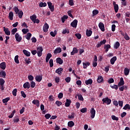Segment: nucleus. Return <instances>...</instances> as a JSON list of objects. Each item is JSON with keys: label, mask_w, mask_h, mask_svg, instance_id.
Instances as JSON below:
<instances>
[{"label": "nucleus", "mask_w": 130, "mask_h": 130, "mask_svg": "<svg viewBox=\"0 0 130 130\" xmlns=\"http://www.w3.org/2000/svg\"><path fill=\"white\" fill-rule=\"evenodd\" d=\"M102 101L103 102V104H104L105 103V104L109 105V104L111 103V100L108 97L103 99Z\"/></svg>", "instance_id": "1"}, {"label": "nucleus", "mask_w": 130, "mask_h": 130, "mask_svg": "<svg viewBox=\"0 0 130 130\" xmlns=\"http://www.w3.org/2000/svg\"><path fill=\"white\" fill-rule=\"evenodd\" d=\"M90 117L91 118H94L95 117V115L96 114V110L94 109V108H92L90 110Z\"/></svg>", "instance_id": "2"}, {"label": "nucleus", "mask_w": 130, "mask_h": 130, "mask_svg": "<svg viewBox=\"0 0 130 130\" xmlns=\"http://www.w3.org/2000/svg\"><path fill=\"white\" fill-rule=\"evenodd\" d=\"M47 5L51 12H53L54 11V6L52 5V3L51 2H47Z\"/></svg>", "instance_id": "3"}, {"label": "nucleus", "mask_w": 130, "mask_h": 130, "mask_svg": "<svg viewBox=\"0 0 130 130\" xmlns=\"http://www.w3.org/2000/svg\"><path fill=\"white\" fill-rule=\"evenodd\" d=\"M71 25L73 28H77V26L78 25V20L75 19L72 22H71Z\"/></svg>", "instance_id": "4"}, {"label": "nucleus", "mask_w": 130, "mask_h": 130, "mask_svg": "<svg viewBox=\"0 0 130 130\" xmlns=\"http://www.w3.org/2000/svg\"><path fill=\"white\" fill-rule=\"evenodd\" d=\"M113 5L114 6L115 12L117 13V12H118V10L119 9V8L118 7V5L116 4V3L114 1L113 2Z\"/></svg>", "instance_id": "5"}, {"label": "nucleus", "mask_w": 130, "mask_h": 130, "mask_svg": "<svg viewBox=\"0 0 130 130\" xmlns=\"http://www.w3.org/2000/svg\"><path fill=\"white\" fill-rule=\"evenodd\" d=\"M3 29L6 35H7V36H10V35H11V31L8 28H6V27H4Z\"/></svg>", "instance_id": "6"}, {"label": "nucleus", "mask_w": 130, "mask_h": 130, "mask_svg": "<svg viewBox=\"0 0 130 130\" xmlns=\"http://www.w3.org/2000/svg\"><path fill=\"white\" fill-rule=\"evenodd\" d=\"M99 27L100 29H101L102 32H104L105 31V28L104 27V24L103 22H100L99 24Z\"/></svg>", "instance_id": "7"}, {"label": "nucleus", "mask_w": 130, "mask_h": 130, "mask_svg": "<svg viewBox=\"0 0 130 130\" xmlns=\"http://www.w3.org/2000/svg\"><path fill=\"white\" fill-rule=\"evenodd\" d=\"M15 39L18 42H21L22 41V37L20 36L19 34L16 33L15 34Z\"/></svg>", "instance_id": "8"}, {"label": "nucleus", "mask_w": 130, "mask_h": 130, "mask_svg": "<svg viewBox=\"0 0 130 130\" xmlns=\"http://www.w3.org/2000/svg\"><path fill=\"white\" fill-rule=\"evenodd\" d=\"M48 29H49V25H48V24L46 23L43 27V30L44 32H47L48 31Z\"/></svg>", "instance_id": "9"}, {"label": "nucleus", "mask_w": 130, "mask_h": 130, "mask_svg": "<svg viewBox=\"0 0 130 130\" xmlns=\"http://www.w3.org/2000/svg\"><path fill=\"white\" fill-rule=\"evenodd\" d=\"M32 104L36 105L37 107L40 106V102L38 100H34L32 101Z\"/></svg>", "instance_id": "10"}, {"label": "nucleus", "mask_w": 130, "mask_h": 130, "mask_svg": "<svg viewBox=\"0 0 130 130\" xmlns=\"http://www.w3.org/2000/svg\"><path fill=\"white\" fill-rule=\"evenodd\" d=\"M37 18V16H36V15H32V16H30V20H32V21L33 22V23L34 24H35L36 23V19Z\"/></svg>", "instance_id": "11"}, {"label": "nucleus", "mask_w": 130, "mask_h": 130, "mask_svg": "<svg viewBox=\"0 0 130 130\" xmlns=\"http://www.w3.org/2000/svg\"><path fill=\"white\" fill-rule=\"evenodd\" d=\"M124 85V81L123 80V78L121 77L120 80V82L118 84V87H121Z\"/></svg>", "instance_id": "12"}, {"label": "nucleus", "mask_w": 130, "mask_h": 130, "mask_svg": "<svg viewBox=\"0 0 130 130\" xmlns=\"http://www.w3.org/2000/svg\"><path fill=\"white\" fill-rule=\"evenodd\" d=\"M7 76V73H6V71L2 70L0 72V77L1 78H6Z\"/></svg>", "instance_id": "13"}, {"label": "nucleus", "mask_w": 130, "mask_h": 130, "mask_svg": "<svg viewBox=\"0 0 130 130\" xmlns=\"http://www.w3.org/2000/svg\"><path fill=\"white\" fill-rule=\"evenodd\" d=\"M56 60V63H58V64H62L63 63V60H62L60 57L57 58Z\"/></svg>", "instance_id": "14"}, {"label": "nucleus", "mask_w": 130, "mask_h": 130, "mask_svg": "<svg viewBox=\"0 0 130 130\" xmlns=\"http://www.w3.org/2000/svg\"><path fill=\"white\" fill-rule=\"evenodd\" d=\"M53 52L54 54H57V53H60V52H61V48L58 47L56 48Z\"/></svg>", "instance_id": "15"}, {"label": "nucleus", "mask_w": 130, "mask_h": 130, "mask_svg": "<svg viewBox=\"0 0 130 130\" xmlns=\"http://www.w3.org/2000/svg\"><path fill=\"white\" fill-rule=\"evenodd\" d=\"M24 89H30V83L26 82L23 84Z\"/></svg>", "instance_id": "16"}, {"label": "nucleus", "mask_w": 130, "mask_h": 130, "mask_svg": "<svg viewBox=\"0 0 130 130\" xmlns=\"http://www.w3.org/2000/svg\"><path fill=\"white\" fill-rule=\"evenodd\" d=\"M71 103H72V101L67 99L66 100V102L65 103L66 107H70Z\"/></svg>", "instance_id": "17"}, {"label": "nucleus", "mask_w": 130, "mask_h": 130, "mask_svg": "<svg viewBox=\"0 0 130 130\" xmlns=\"http://www.w3.org/2000/svg\"><path fill=\"white\" fill-rule=\"evenodd\" d=\"M8 18L11 21L14 20V13H13V12L11 11L9 13Z\"/></svg>", "instance_id": "18"}, {"label": "nucleus", "mask_w": 130, "mask_h": 130, "mask_svg": "<svg viewBox=\"0 0 130 130\" xmlns=\"http://www.w3.org/2000/svg\"><path fill=\"white\" fill-rule=\"evenodd\" d=\"M79 51L78 50V49L76 47L73 48V51L71 52V55H75V53H78Z\"/></svg>", "instance_id": "19"}, {"label": "nucleus", "mask_w": 130, "mask_h": 130, "mask_svg": "<svg viewBox=\"0 0 130 130\" xmlns=\"http://www.w3.org/2000/svg\"><path fill=\"white\" fill-rule=\"evenodd\" d=\"M105 43H106V40H103L102 41L100 42L98 44V45H96V47L98 48L101 47L102 44H105Z\"/></svg>", "instance_id": "20"}, {"label": "nucleus", "mask_w": 130, "mask_h": 130, "mask_svg": "<svg viewBox=\"0 0 130 130\" xmlns=\"http://www.w3.org/2000/svg\"><path fill=\"white\" fill-rule=\"evenodd\" d=\"M0 68L2 70H6V68H7V65L6 64V62H3L0 63Z\"/></svg>", "instance_id": "21"}, {"label": "nucleus", "mask_w": 130, "mask_h": 130, "mask_svg": "<svg viewBox=\"0 0 130 130\" xmlns=\"http://www.w3.org/2000/svg\"><path fill=\"white\" fill-rule=\"evenodd\" d=\"M116 59H117V58L116 57V56L113 57L110 59L111 64H114L115 61H116Z\"/></svg>", "instance_id": "22"}, {"label": "nucleus", "mask_w": 130, "mask_h": 130, "mask_svg": "<svg viewBox=\"0 0 130 130\" xmlns=\"http://www.w3.org/2000/svg\"><path fill=\"white\" fill-rule=\"evenodd\" d=\"M109 48H111V46H110V45H105L104 49H105V52H108V50H109Z\"/></svg>", "instance_id": "23"}, {"label": "nucleus", "mask_w": 130, "mask_h": 130, "mask_svg": "<svg viewBox=\"0 0 130 130\" xmlns=\"http://www.w3.org/2000/svg\"><path fill=\"white\" fill-rule=\"evenodd\" d=\"M92 33H93L92 30L87 29L86 32V36H87V37H90V36H91V35H92Z\"/></svg>", "instance_id": "24"}, {"label": "nucleus", "mask_w": 130, "mask_h": 130, "mask_svg": "<svg viewBox=\"0 0 130 130\" xmlns=\"http://www.w3.org/2000/svg\"><path fill=\"white\" fill-rule=\"evenodd\" d=\"M52 56V55L50 53H48L46 57V62H48L49 61V59H50V58Z\"/></svg>", "instance_id": "25"}, {"label": "nucleus", "mask_w": 130, "mask_h": 130, "mask_svg": "<svg viewBox=\"0 0 130 130\" xmlns=\"http://www.w3.org/2000/svg\"><path fill=\"white\" fill-rule=\"evenodd\" d=\"M103 77H102V76H99L98 78L97 79V82L98 83H102V82H103Z\"/></svg>", "instance_id": "26"}, {"label": "nucleus", "mask_w": 130, "mask_h": 130, "mask_svg": "<svg viewBox=\"0 0 130 130\" xmlns=\"http://www.w3.org/2000/svg\"><path fill=\"white\" fill-rule=\"evenodd\" d=\"M62 71H63V69H62V68H59L55 71V73L59 74H61V73H62Z\"/></svg>", "instance_id": "27"}, {"label": "nucleus", "mask_w": 130, "mask_h": 130, "mask_svg": "<svg viewBox=\"0 0 130 130\" xmlns=\"http://www.w3.org/2000/svg\"><path fill=\"white\" fill-rule=\"evenodd\" d=\"M25 37L27 40H30V39H31V37H32V34L28 32L26 36H25Z\"/></svg>", "instance_id": "28"}, {"label": "nucleus", "mask_w": 130, "mask_h": 130, "mask_svg": "<svg viewBox=\"0 0 130 130\" xmlns=\"http://www.w3.org/2000/svg\"><path fill=\"white\" fill-rule=\"evenodd\" d=\"M124 74L125 76H128V74H129V69L125 68L124 70Z\"/></svg>", "instance_id": "29"}, {"label": "nucleus", "mask_w": 130, "mask_h": 130, "mask_svg": "<svg viewBox=\"0 0 130 130\" xmlns=\"http://www.w3.org/2000/svg\"><path fill=\"white\" fill-rule=\"evenodd\" d=\"M68 125L69 127H73L75 125V123L73 121H70L68 123Z\"/></svg>", "instance_id": "30"}, {"label": "nucleus", "mask_w": 130, "mask_h": 130, "mask_svg": "<svg viewBox=\"0 0 130 130\" xmlns=\"http://www.w3.org/2000/svg\"><path fill=\"white\" fill-rule=\"evenodd\" d=\"M75 115H76V113H75L74 112H72L71 113V115L68 116V118H69V119H73L75 118Z\"/></svg>", "instance_id": "31"}, {"label": "nucleus", "mask_w": 130, "mask_h": 130, "mask_svg": "<svg viewBox=\"0 0 130 130\" xmlns=\"http://www.w3.org/2000/svg\"><path fill=\"white\" fill-rule=\"evenodd\" d=\"M119 46H120V43H119L118 42H116L114 45V48L115 49H117Z\"/></svg>", "instance_id": "32"}, {"label": "nucleus", "mask_w": 130, "mask_h": 130, "mask_svg": "<svg viewBox=\"0 0 130 130\" xmlns=\"http://www.w3.org/2000/svg\"><path fill=\"white\" fill-rule=\"evenodd\" d=\"M18 15V17L20 19H22L23 18V15H24V13H23V11L20 10L17 14Z\"/></svg>", "instance_id": "33"}, {"label": "nucleus", "mask_w": 130, "mask_h": 130, "mask_svg": "<svg viewBox=\"0 0 130 130\" xmlns=\"http://www.w3.org/2000/svg\"><path fill=\"white\" fill-rule=\"evenodd\" d=\"M35 79H36V81H37V82H40L41 81H42V76H37L35 77Z\"/></svg>", "instance_id": "34"}, {"label": "nucleus", "mask_w": 130, "mask_h": 130, "mask_svg": "<svg viewBox=\"0 0 130 130\" xmlns=\"http://www.w3.org/2000/svg\"><path fill=\"white\" fill-rule=\"evenodd\" d=\"M85 83L86 85H92V83H93V80H92V79H88L87 80H86Z\"/></svg>", "instance_id": "35"}, {"label": "nucleus", "mask_w": 130, "mask_h": 130, "mask_svg": "<svg viewBox=\"0 0 130 130\" xmlns=\"http://www.w3.org/2000/svg\"><path fill=\"white\" fill-rule=\"evenodd\" d=\"M14 61L16 63H20V61H19V55H17L15 56Z\"/></svg>", "instance_id": "36"}, {"label": "nucleus", "mask_w": 130, "mask_h": 130, "mask_svg": "<svg viewBox=\"0 0 130 130\" xmlns=\"http://www.w3.org/2000/svg\"><path fill=\"white\" fill-rule=\"evenodd\" d=\"M23 52L24 54L26 55V56H30V54H31L30 52H29L26 50H23Z\"/></svg>", "instance_id": "37"}, {"label": "nucleus", "mask_w": 130, "mask_h": 130, "mask_svg": "<svg viewBox=\"0 0 130 130\" xmlns=\"http://www.w3.org/2000/svg\"><path fill=\"white\" fill-rule=\"evenodd\" d=\"M123 109H124V110H130V106L129 104H126L124 107L123 108Z\"/></svg>", "instance_id": "38"}, {"label": "nucleus", "mask_w": 130, "mask_h": 130, "mask_svg": "<svg viewBox=\"0 0 130 130\" xmlns=\"http://www.w3.org/2000/svg\"><path fill=\"white\" fill-rule=\"evenodd\" d=\"M111 88L112 89H115V90H118V85L116 84H113V85L112 84L110 85Z\"/></svg>", "instance_id": "39"}, {"label": "nucleus", "mask_w": 130, "mask_h": 130, "mask_svg": "<svg viewBox=\"0 0 130 130\" xmlns=\"http://www.w3.org/2000/svg\"><path fill=\"white\" fill-rule=\"evenodd\" d=\"M83 69H87V66H90L91 63L87 61L85 63H83Z\"/></svg>", "instance_id": "40"}, {"label": "nucleus", "mask_w": 130, "mask_h": 130, "mask_svg": "<svg viewBox=\"0 0 130 130\" xmlns=\"http://www.w3.org/2000/svg\"><path fill=\"white\" fill-rule=\"evenodd\" d=\"M47 6V4L46 3H43V2H41L39 4V7L41 8H43L45 7H46Z\"/></svg>", "instance_id": "41"}, {"label": "nucleus", "mask_w": 130, "mask_h": 130, "mask_svg": "<svg viewBox=\"0 0 130 130\" xmlns=\"http://www.w3.org/2000/svg\"><path fill=\"white\" fill-rule=\"evenodd\" d=\"M57 33V31L56 30H54V32L51 31L50 34L51 36H52V37H55V35H56Z\"/></svg>", "instance_id": "42"}, {"label": "nucleus", "mask_w": 130, "mask_h": 130, "mask_svg": "<svg viewBox=\"0 0 130 130\" xmlns=\"http://www.w3.org/2000/svg\"><path fill=\"white\" fill-rule=\"evenodd\" d=\"M13 10L14 11H15V14L16 15H18V13H19L20 12V10L19 9V8L17 7H15L14 8H13Z\"/></svg>", "instance_id": "43"}, {"label": "nucleus", "mask_w": 130, "mask_h": 130, "mask_svg": "<svg viewBox=\"0 0 130 130\" xmlns=\"http://www.w3.org/2000/svg\"><path fill=\"white\" fill-rule=\"evenodd\" d=\"M69 34L70 33V30L69 29L66 28L65 29H63L62 31V34Z\"/></svg>", "instance_id": "44"}, {"label": "nucleus", "mask_w": 130, "mask_h": 130, "mask_svg": "<svg viewBox=\"0 0 130 130\" xmlns=\"http://www.w3.org/2000/svg\"><path fill=\"white\" fill-rule=\"evenodd\" d=\"M77 96L79 100H80V101H84V98H83V95H82V94H78Z\"/></svg>", "instance_id": "45"}, {"label": "nucleus", "mask_w": 130, "mask_h": 130, "mask_svg": "<svg viewBox=\"0 0 130 130\" xmlns=\"http://www.w3.org/2000/svg\"><path fill=\"white\" fill-rule=\"evenodd\" d=\"M17 31H18V29L17 28L12 29V30L11 31V34L12 35H15V34H16V32H17Z\"/></svg>", "instance_id": "46"}, {"label": "nucleus", "mask_w": 130, "mask_h": 130, "mask_svg": "<svg viewBox=\"0 0 130 130\" xmlns=\"http://www.w3.org/2000/svg\"><path fill=\"white\" fill-rule=\"evenodd\" d=\"M10 98H6V99H4L2 100V102H3V103H8V102L10 100Z\"/></svg>", "instance_id": "47"}, {"label": "nucleus", "mask_w": 130, "mask_h": 130, "mask_svg": "<svg viewBox=\"0 0 130 130\" xmlns=\"http://www.w3.org/2000/svg\"><path fill=\"white\" fill-rule=\"evenodd\" d=\"M22 32L24 34H27V33H28V32H29V29L28 28H23L22 29Z\"/></svg>", "instance_id": "48"}, {"label": "nucleus", "mask_w": 130, "mask_h": 130, "mask_svg": "<svg viewBox=\"0 0 130 130\" xmlns=\"http://www.w3.org/2000/svg\"><path fill=\"white\" fill-rule=\"evenodd\" d=\"M6 83V81L3 78H0V85L1 86H4V84Z\"/></svg>", "instance_id": "49"}, {"label": "nucleus", "mask_w": 130, "mask_h": 130, "mask_svg": "<svg viewBox=\"0 0 130 130\" xmlns=\"http://www.w3.org/2000/svg\"><path fill=\"white\" fill-rule=\"evenodd\" d=\"M17 92H18V90L16 88L13 89V90L12 91V94L13 95V96H17Z\"/></svg>", "instance_id": "50"}, {"label": "nucleus", "mask_w": 130, "mask_h": 130, "mask_svg": "<svg viewBox=\"0 0 130 130\" xmlns=\"http://www.w3.org/2000/svg\"><path fill=\"white\" fill-rule=\"evenodd\" d=\"M15 113H16V111L14 110L11 115L8 116L9 118H13L14 115H15Z\"/></svg>", "instance_id": "51"}, {"label": "nucleus", "mask_w": 130, "mask_h": 130, "mask_svg": "<svg viewBox=\"0 0 130 130\" xmlns=\"http://www.w3.org/2000/svg\"><path fill=\"white\" fill-rule=\"evenodd\" d=\"M75 36L77 37V39H81L82 38V35L79 33L76 34Z\"/></svg>", "instance_id": "52"}, {"label": "nucleus", "mask_w": 130, "mask_h": 130, "mask_svg": "<svg viewBox=\"0 0 130 130\" xmlns=\"http://www.w3.org/2000/svg\"><path fill=\"white\" fill-rule=\"evenodd\" d=\"M98 14H99V11L98 10H94L92 11L93 16H96V15H98Z\"/></svg>", "instance_id": "53"}, {"label": "nucleus", "mask_w": 130, "mask_h": 130, "mask_svg": "<svg viewBox=\"0 0 130 130\" xmlns=\"http://www.w3.org/2000/svg\"><path fill=\"white\" fill-rule=\"evenodd\" d=\"M27 79H28L29 81H31V82H32V81L34 80V77H33V76L32 75H28L27 77Z\"/></svg>", "instance_id": "54"}, {"label": "nucleus", "mask_w": 130, "mask_h": 130, "mask_svg": "<svg viewBox=\"0 0 130 130\" xmlns=\"http://www.w3.org/2000/svg\"><path fill=\"white\" fill-rule=\"evenodd\" d=\"M49 62L50 64V68H52V67H53V59H50Z\"/></svg>", "instance_id": "55"}, {"label": "nucleus", "mask_w": 130, "mask_h": 130, "mask_svg": "<svg viewBox=\"0 0 130 130\" xmlns=\"http://www.w3.org/2000/svg\"><path fill=\"white\" fill-rule=\"evenodd\" d=\"M112 117V119H113V120H116L117 121H118V120H119V118L117 117H116L115 115H112L111 116Z\"/></svg>", "instance_id": "56"}, {"label": "nucleus", "mask_w": 130, "mask_h": 130, "mask_svg": "<svg viewBox=\"0 0 130 130\" xmlns=\"http://www.w3.org/2000/svg\"><path fill=\"white\" fill-rule=\"evenodd\" d=\"M36 86V83H35V82H34V81L30 82L31 88H35Z\"/></svg>", "instance_id": "57"}, {"label": "nucleus", "mask_w": 130, "mask_h": 130, "mask_svg": "<svg viewBox=\"0 0 130 130\" xmlns=\"http://www.w3.org/2000/svg\"><path fill=\"white\" fill-rule=\"evenodd\" d=\"M108 83L109 84H112V83H114V79L112 78H110L108 81Z\"/></svg>", "instance_id": "58"}, {"label": "nucleus", "mask_w": 130, "mask_h": 130, "mask_svg": "<svg viewBox=\"0 0 130 130\" xmlns=\"http://www.w3.org/2000/svg\"><path fill=\"white\" fill-rule=\"evenodd\" d=\"M80 112H82V113H85V112H87V108H83L80 110Z\"/></svg>", "instance_id": "59"}, {"label": "nucleus", "mask_w": 130, "mask_h": 130, "mask_svg": "<svg viewBox=\"0 0 130 130\" xmlns=\"http://www.w3.org/2000/svg\"><path fill=\"white\" fill-rule=\"evenodd\" d=\"M55 104L57 105V106L59 107L62 104V103H61V102H60L59 101H56L55 102Z\"/></svg>", "instance_id": "60"}, {"label": "nucleus", "mask_w": 130, "mask_h": 130, "mask_svg": "<svg viewBox=\"0 0 130 130\" xmlns=\"http://www.w3.org/2000/svg\"><path fill=\"white\" fill-rule=\"evenodd\" d=\"M43 51V48L42 47H39L37 48V52H42Z\"/></svg>", "instance_id": "61"}, {"label": "nucleus", "mask_w": 130, "mask_h": 130, "mask_svg": "<svg viewBox=\"0 0 130 130\" xmlns=\"http://www.w3.org/2000/svg\"><path fill=\"white\" fill-rule=\"evenodd\" d=\"M45 117L46 119H49V118L51 117V115H50V114H46V115H45Z\"/></svg>", "instance_id": "62"}, {"label": "nucleus", "mask_w": 130, "mask_h": 130, "mask_svg": "<svg viewBox=\"0 0 130 130\" xmlns=\"http://www.w3.org/2000/svg\"><path fill=\"white\" fill-rule=\"evenodd\" d=\"M65 81L67 83H70L71 82V77H68L65 79Z\"/></svg>", "instance_id": "63"}, {"label": "nucleus", "mask_w": 130, "mask_h": 130, "mask_svg": "<svg viewBox=\"0 0 130 130\" xmlns=\"http://www.w3.org/2000/svg\"><path fill=\"white\" fill-rule=\"evenodd\" d=\"M124 38V39H125V40H129V37L128 36L127 34H125Z\"/></svg>", "instance_id": "64"}]
</instances>
